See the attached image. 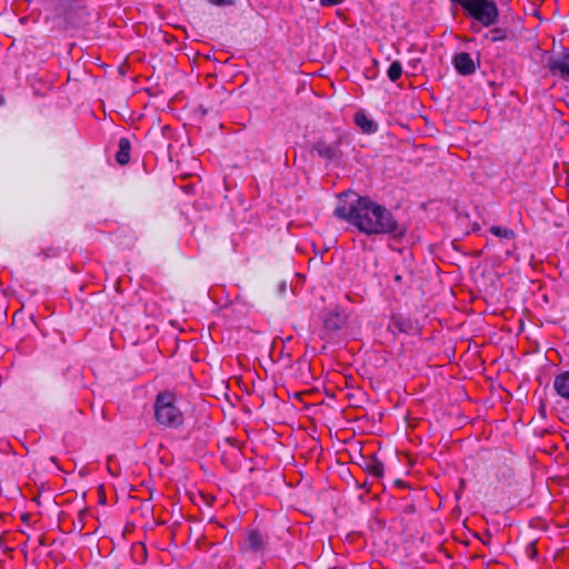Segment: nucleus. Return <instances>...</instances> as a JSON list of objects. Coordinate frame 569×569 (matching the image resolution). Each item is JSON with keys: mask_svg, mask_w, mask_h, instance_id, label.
<instances>
[{"mask_svg": "<svg viewBox=\"0 0 569 569\" xmlns=\"http://www.w3.org/2000/svg\"><path fill=\"white\" fill-rule=\"evenodd\" d=\"M340 196L335 209V216L355 226L367 236L389 234L393 239H401L407 233V227L399 223L392 212L369 197L352 194Z\"/></svg>", "mask_w": 569, "mask_h": 569, "instance_id": "obj_1", "label": "nucleus"}, {"mask_svg": "<svg viewBox=\"0 0 569 569\" xmlns=\"http://www.w3.org/2000/svg\"><path fill=\"white\" fill-rule=\"evenodd\" d=\"M156 421L166 428H178L183 423V413L178 405L176 393L170 391L159 392L154 399Z\"/></svg>", "mask_w": 569, "mask_h": 569, "instance_id": "obj_2", "label": "nucleus"}, {"mask_svg": "<svg viewBox=\"0 0 569 569\" xmlns=\"http://www.w3.org/2000/svg\"><path fill=\"white\" fill-rule=\"evenodd\" d=\"M459 4L466 13L473 20L480 22L483 27L495 24L499 17V11L495 1L491 0H451Z\"/></svg>", "mask_w": 569, "mask_h": 569, "instance_id": "obj_3", "label": "nucleus"}, {"mask_svg": "<svg viewBox=\"0 0 569 569\" xmlns=\"http://www.w3.org/2000/svg\"><path fill=\"white\" fill-rule=\"evenodd\" d=\"M547 67L552 74L569 81V49H565L557 57H551L548 60Z\"/></svg>", "mask_w": 569, "mask_h": 569, "instance_id": "obj_4", "label": "nucleus"}, {"mask_svg": "<svg viewBox=\"0 0 569 569\" xmlns=\"http://www.w3.org/2000/svg\"><path fill=\"white\" fill-rule=\"evenodd\" d=\"M313 151H316L319 157L330 161L339 159L342 153L339 139L330 143L325 140H319L313 144Z\"/></svg>", "mask_w": 569, "mask_h": 569, "instance_id": "obj_5", "label": "nucleus"}, {"mask_svg": "<svg viewBox=\"0 0 569 569\" xmlns=\"http://www.w3.org/2000/svg\"><path fill=\"white\" fill-rule=\"evenodd\" d=\"M452 63L457 72L462 76H469L476 71L475 61L468 52L457 53L452 59Z\"/></svg>", "mask_w": 569, "mask_h": 569, "instance_id": "obj_6", "label": "nucleus"}, {"mask_svg": "<svg viewBox=\"0 0 569 569\" xmlns=\"http://www.w3.org/2000/svg\"><path fill=\"white\" fill-rule=\"evenodd\" d=\"M243 548L253 552H258L263 548V538L257 530H251L247 533Z\"/></svg>", "mask_w": 569, "mask_h": 569, "instance_id": "obj_7", "label": "nucleus"}, {"mask_svg": "<svg viewBox=\"0 0 569 569\" xmlns=\"http://www.w3.org/2000/svg\"><path fill=\"white\" fill-rule=\"evenodd\" d=\"M553 388L561 398L569 400V370L556 376Z\"/></svg>", "mask_w": 569, "mask_h": 569, "instance_id": "obj_8", "label": "nucleus"}, {"mask_svg": "<svg viewBox=\"0 0 569 569\" xmlns=\"http://www.w3.org/2000/svg\"><path fill=\"white\" fill-rule=\"evenodd\" d=\"M346 321V317L340 311H331L328 312L325 317L323 323L326 329L330 331H337L339 330Z\"/></svg>", "mask_w": 569, "mask_h": 569, "instance_id": "obj_9", "label": "nucleus"}, {"mask_svg": "<svg viewBox=\"0 0 569 569\" xmlns=\"http://www.w3.org/2000/svg\"><path fill=\"white\" fill-rule=\"evenodd\" d=\"M131 143L128 138L119 140V149L116 153V160L119 164L124 166L130 161Z\"/></svg>", "mask_w": 569, "mask_h": 569, "instance_id": "obj_10", "label": "nucleus"}, {"mask_svg": "<svg viewBox=\"0 0 569 569\" xmlns=\"http://www.w3.org/2000/svg\"><path fill=\"white\" fill-rule=\"evenodd\" d=\"M355 123L366 133H371L377 129L375 122L367 118L362 112L355 114Z\"/></svg>", "mask_w": 569, "mask_h": 569, "instance_id": "obj_11", "label": "nucleus"}, {"mask_svg": "<svg viewBox=\"0 0 569 569\" xmlns=\"http://www.w3.org/2000/svg\"><path fill=\"white\" fill-rule=\"evenodd\" d=\"M383 463L377 459H373L366 466V471L376 478H381L383 476Z\"/></svg>", "mask_w": 569, "mask_h": 569, "instance_id": "obj_12", "label": "nucleus"}, {"mask_svg": "<svg viewBox=\"0 0 569 569\" xmlns=\"http://www.w3.org/2000/svg\"><path fill=\"white\" fill-rule=\"evenodd\" d=\"M402 74V66L399 61H393L388 70H387V76L389 78L390 81L395 82L397 81Z\"/></svg>", "mask_w": 569, "mask_h": 569, "instance_id": "obj_13", "label": "nucleus"}, {"mask_svg": "<svg viewBox=\"0 0 569 569\" xmlns=\"http://www.w3.org/2000/svg\"><path fill=\"white\" fill-rule=\"evenodd\" d=\"M490 232L497 237H501V238H508L509 236L512 234V231L507 229V228H502V227H498V226H492L490 228Z\"/></svg>", "mask_w": 569, "mask_h": 569, "instance_id": "obj_14", "label": "nucleus"}, {"mask_svg": "<svg viewBox=\"0 0 569 569\" xmlns=\"http://www.w3.org/2000/svg\"><path fill=\"white\" fill-rule=\"evenodd\" d=\"M211 4L218 6V7H227L232 6L234 3V0H208Z\"/></svg>", "mask_w": 569, "mask_h": 569, "instance_id": "obj_15", "label": "nucleus"}, {"mask_svg": "<svg viewBox=\"0 0 569 569\" xmlns=\"http://www.w3.org/2000/svg\"><path fill=\"white\" fill-rule=\"evenodd\" d=\"M345 0H319L323 7H332L342 3Z\"/></svg>", "mask_w": 569, "mask_h": 569, "instance_id": "obj_16", "label": "nucleus"}, {"mask_svg": "<svg viewBox=\"0 0 569 569\" xmlns=\"http://www.w3.org/2000/svg\"><path fill=\"white\" fill-rule=\"evenodd\" d=\"M395 325L401 330L407 331L406 326H403L400 321H395Z\"/></svg>", "mask_w": 569, "mask_h": 569, "instance_id": "obj_17", "label": "nucleus"}, {"mask_svg": "<svg viewBox=\"0 0 569 569\" xmlns=\"http://www.w3.org/2000/svg\"><path fill=\"white\" fill-rule=\"evenodd\" d=\"M401 280H402V277L400 274H396L395 276V281L396 282H401Z\"/></svg>", "mask_w": 569, "mask_h": 569, "instance_id": "obj_18", "label": "nucleus"}, {"mask_svg": "<svg viewBox=\"0 0 569 569\" xmlns=\"http://www.w3.org/2000/svg\"><path fill=\"white\" fill-rule=\"evenodd\" d=\"M4 103V99L3 97L0 96V106H2Z\"/></svg>", "mask_w": 569, "mask_h": 569, "instance_id": "obj_19", "label": "nucleus"}, {"mask_svg": "<svg viewBox=\"0 0 569 569\" xmlns=\"http://www.w3.org/2000/svg\"><path fill=\"white\" fill-rule=\"evenodd\" d=\"M39 542H40V545H43L44 543L43 538H41Z\"/></svg>", "mask_w": 569, "mask_h": 569, "instance_id": "obj_20", "label": "nucleus"}]
</instances>
